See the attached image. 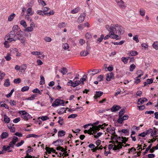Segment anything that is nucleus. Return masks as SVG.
<instances>
[{
    "instance_id": "f257e3e1",
    "label": "nucleus",
    "mask_w": 158,
    "mask_h": 158,
    "mask_svg": "<svg viewBox=\"0 0 158 158\" xmlns=\"http://www.w3.org/2000/svg\"><path fill=\"white\" fill-rule=\"evenodd\" d=\"M20 33H22L20 28L18 25H15L13 26L12 31L6 35L5 39L9 40V42L15 41L17 40L18 35H20Z\"/></svg>"
},
{
    "instance_id": "f03ea898",
    "label": "nucleus",
    "mask_w": 158,
    "mask_h": 158,
    "mask_svg": "<svg viewBox=\"0 0 158 158\" xmlns=\"http://www.w3.org/2000/svg\"><path fill=\"white\" fill-rule=\"evenodd\" d=\"M20 33H22L20 28L18 25H15L13 26L12 31L6 35L5 39L9 40V42L15 41L17 40L18 35H20Z\"/></svg>"
},
{
    "instance_id": "7ed1b4c3",
    "label": "nucleus",
    "mask_w": 158,
    "mask_h": 158,
    "mask_svg": "<svg viewBox=\"0 0 158 158\" xmlns=\"http://www.w3.org/2000/svg\"><path fill=\"white\" fill-rule=\"evenodd\" d=\"M105 27L106 29L109 32V33L105 37H104L103 39L105 40L108 39L109 37L116 40L119 39L118 38V35L116 34L117 33V31L116 29L114 27V24H112L110 26L106 25Z\"/></svg>"
},
{
    "instance_id": "20e7f679",
    "label": "nucleus",
    "mask_w": 158,
    "mask_h": 158,
    "mask_svg": "<svg viewBox=\"0 0 158 158\" xmlns=\"http://www.w3.org/2000/svg\"><path fill=\"white\" fill-rule=\"evenodd\" d=\"M64 100L56 99L55 100L54 103L52 104V106L53 107L57 106L59 105L64 106Z\"/></svg>"
},
{
    "instance_id": "39448f33",
    "label": "nucleus",
    "mask_w": 158,
    "mask_h": 158,
    "mask_svg": "<svg viewBox=\"0 0 158 158\" xmlns=\"http://www.w3.org/2000/svg\"><path fill=\"white\" fill-rule=\"evenodd\" d=\"M114 27L118 28V34L119 35L123 34L124 32L123 28L121 25L118 24H116L114 25Z\"/></svg>"
},
{
    "instance_id": "423d86ee",
    "label": "nucleus",
    "mask_w": 158,
    "mask_h": 158,
    "mask_svg": "<svg viewBox=\"0 0 158 158\" xmlns=\"http://www.w3.org/2000/svg\"><path fill=\"white\" fill-rule=\"evenodd\" d=\"M86 15V14L84 12L81 14L77 19V22L79 23L82 22L84 21Z\"/></svg>"
},
{
    "instance_id": "0eeeda50",
    "label": "nucleus",
    "mask_w": 158,
    "mask_h": 158,
    "mask_svg": "<svg viewBox=\"0 0 158 158\" xmlns=\"http://www.w3.org/2000/svg\"><path fill=\"white\" fill-rule=\"evenodd\" d=\"M19 40L23 44L25 42L26 39L22 35V33H20V35H18L17 38V40Z\"/></svg>"
},
{
    "instance_id": "6e6552de",
    "label": "nucleus",
    "mask_w": 158,
    "mask_h": 158,
    "mask_svg": "<svg viewBox=\"0 0 158 158\" xmlns=\"http://www.w3.org/2000/svg\"><path fill=\"white\" fill-rule=\"evenodd\" d=\"M128 118L129 116L127 115H124L122 117H120H120H118L117 122L118 123L122 124L124 120L127 119Z\"/></svg>"
},
{
    "instance_id": "1a4fd4ad",
    "label": "nucleus",
    "mask_w": 158,
    "mask_h": 158,
    "mask_svg": "<svg viewBox=\"0 0 158 158\" xmlns=\"http://www.w3.org/2000/svg\"><path fill=\"white\" fill-rule=\"evenodd\" d=\"M115 1L120 8H125L124 2L122 0H115Z\"/></svg>"
},
{
    "instance_id": "9d476101",
    "label": "nucleus",
    "mask_w": 158,
    "mask_h": 158,
    "mask_svg": "<svg viewBox=\"0 0 158 158\" xmlns=\"http://www.w3.org/2000/svg\"><path fill=\"white\" fill-rule=\"evenodd\" d=\"M115 129L113 127L112 128L111 127H109L106 128V131L112 135H113L115 133Z\"/></svg>"
},
{
    "instance_id": "9b49d317",
    "label": "nucleus",
    "mask_w": 158,
    "mask_h": 158,
    "mask_svg": "<svg viewBox=\"0 0 158 158\" xmlns=\"http://www.w3.org/2000/svg\"><path fill=\"white\" fill-rule=\"evenodd\" d=\"M45 149L49 154L51 153V152L55 153L56 154H57V152H56V151L53 148H50L48 147H46Z\"/></svg>"
},
{
    "instance_id": "f8f14e48",
    "label": "nucleus",
    "mask_w": 158,
    "mask_h": 158,
    "mask_svg": "<svg viewBox=\"0 0 158 158\" xmlns=\"http://www.w3.org/2000/svg\"><path fill=\"white\" fill-rule=\"evenodd\" d=\"M101 71V70L100 69H94L93 70H89L88 72L89 73L92 72V73H91V74L94 75L96 74H97L98 73L100 72Z\"/></svg>"
},
{
    "instance_id": "ddd939ff",
    "label": "nucleus",
    "mask_w": 158,
    "mask_h": 158,
    "mask_svg": "<svg viewBox=\"0 0 158 158\" xmlns=\"http://www.w3.org/2000/svg\"><path fill=\"white\" fill-rule=\"evenodd\" d=\"M114 75L112 73H110L107 74L106 80L107 81H110L111 79L114 77Z\"/></svg>"
},
{
    "instance_id": "4468645a",
    "label": "nucleus",
    "mask_w": 158,
    "mask_h": 158,
    "mask_svg": "<svg viewBox=\"0 0 158 158\" xmlns=\"http://www.w3.org/2000/svg\"><path fill=\"white\" fill-rule=\"evenodd\" d=\"M89 53V51L86 50H84L81 52L80 53V55L81 56H86Z\"/></svg>"
},
{
    "instance_id": "2eb2a0df",
    "label": "nucleus",
    "mask_w": 158,
    "mask_h": 158,
    "mask_svg": "<svg viewBox=\"0 0 158 158\" xmlns=\"http://www.w3.org/2000/svg\"><path fill=\"white\" fill-rule=\"evenodd\" d=\"M120 108V107L118 106L114 105L111 108L112 112L116 111L118 110Z\"/></svg>"
},
{
    "instance_id": "dca6fc26",
    "label": "nucleus",
    "mask_w": 158,
    "mask_h": 158,
    "mask_svg": "<svg viewBox=\"0 0 158 158\" xmlns=\"http://www.w3.org/2000/svg\"><path fill=\"white\" fill-rule=\"evenodd\" d=\"M103 94V93L101 91H96V95L94 97V99H96L97 98L101 96Z\"/></svg>"
},
{
    "instance_id": "f3484780",
    "label": "nucleus",
    "mask_w": 158,
    "mask_h": 158,
    "mask_svg": "<svg viewBox=\"0 0 158 158\" xmlns=\"http://www.w3.org/2000/svg\"><path fill=\"white\" fill-rule=\"evenodd\" d=\"M67 25V23L64 22H62L59 23L58 25V27L60 28H64L66 27Z\"/></svg>"
},
{
    "instance_id": "a211bd4d",
    "label": "nucleus",
    "mask_w": 158,
    "mask_h": 158,
    "mask_svg": "<svg viewBox=\"0 0 158 158\" xmlns=\"http://www.w3.org/2000/svg\"><path fill=\"white\" fill-rule=\"evenodd\" d=\"M22 118L24 120H28V119L31 118V116L28 113L26 114L25 115H23Z\"/></svg>"
},
{
    "instance_id": "6ab92c4d",
    "label": "nucleus",
    "mask_w": 158,
    "mask_h": 158,
    "mask_svg": "<svg viewBox=\"0 0 158 158\" xmlns=\"http://www.w3.org/2000/svg\"><path fill=\"white\" fill-rule=\"evenodd\" d=\"M5 41L4 43V45L5 48H9L10 45L9 44V43L11 42H9V40H6L5 39Z\"/></svg>"
},
{
    "instance_id": "aec40b11",
    "label": "nucleus",
    "mask_w": 158,
    "mask_h": 158,
    "mask_svg": "<svg viewBox=\"0 0 158 158\" xmlns=\"http://www.w3.org/2000/svg\"><path fill=\"white\" fill-rule=\"evenodd\" d=\"M127 54L130 56H135L138 54V52L137 51H131L128 53Z\"/></svg>"
},
{
    "instance_id": "412c9836",
    "label": "nucleus",
    "mask_w": 158,
    "mask_h": 158,
    "mask_svg": "<svg viewBox=\"0 0 158 158\" xmlns=\"http://www.w3.org/2000/svg\"><path fill=\"white\" fill-rule=\"evenodd\" d=\"M34 14V12L32 10L31 8L29 7L27 10V15H32Z\"/></svg>"
},
{
    "instance_id": "4be33fe9",
    "label": "nucleus",
    "mask_w": 158,
    "mask_h": 158,
    "mask_svg": "<svg viewBox=\"0 0 158 158\" xmlns=\"http://www.w3.org/2000/svg\"><path fill=\"white\" fill-rule=\"evenodd\" d=\"M65 134V132L63 130L59 131L58 133V136L59 137H62L64 136Z\"/></svg>"
},
{
    "instance_id": "5701e85b",
    "label": "nucleus",
    "mask_w": 158,
    "mask_h": 158,
    "mask_svg": "<svg viewBox=\"0 0 158 158\" xmlns=\"http://www.w3.org/2000/svg\"><path fill=\"white\" fill-rule=\"evenodd\" d=\"M63 141L61 139H58L57 140L54 141L53 142V144H55L56 145H60V144H62Z\"/></svg>"
},
{
    "instance_id": "b1692460",
    "label": "nucleus",
    "mask_w": 158,
    "mask_h": 158,
    "mask_svg": "<svg viewBox=\"0 0 158 158\" xmlns=\"http://www.w3.org/2000/svg\"><path fill=\"white\" fill-rule=\"evenodd\" d=\"M16 15L15 13H12L10 15L8 18V20L9 21H12L15 17Z\"/></svg>"
},
{
    "instance_id": "393cba45",
    "label": "nucleus",
    "mask_w": 158,
    "mask_h": 158,
    "mask_svg": "<svg viewBox=\"0 0 158 158\" xmlns=\"http://www.w3.org/2000/svg\"><path fill=\"white\" fill-rule=\"evenodd\" d=\"M80 84H81V82L80 81H75V82H73V85H70V86L73 87H75L79 85Z\"/></svg>"
},
{
    "instance_id": "a878e982",
    "label": "nucleus",
    "mask_w": 158,
    "mask_h": 158,
    "mask_svg": "<svg viewBox=\"0 0 158 158\" xmlns=\"http://www.w3.org/2000/svg\"><path fill=\"white\" fill-rule=\"evenodd\" d=\"M136 74H139L138 76V77H140L141 76L143 75V72L141 70H138L136 72Z\"/></svg>"
},
{
    "instance_id": "bb28decb",
    "label": "nucleus",
    "mask_w": 158,
    "mask_h": 158,
    "mask_svg": "<svg viewBox=\"0 0 158 158\" xmlns=\"http://www.w3.org/2000/svg\"><path fill=\"white\" fill-rule=\"evenodd\" d=\"M152 47L154 48L156 50L158 49V41L154 42L152 44Z\"/></svg>"
},
{
    "instance_id": "cd10ccee",
    "label": "nucleus",
    "mask_w": 158,
    "mask_h": 158,
    "mask_svg": "<svg viewBox=\"0 0 158 158\" xmlns=\"http://www.w3.org/2000/svg\"><path fill=\"white\" fill-rule=\"evenodd\" d=\"M8 136V134L6 132H3L1 135V137L2 139H5Z\"/></svg>"
},
{
    "instance_id": "c85d7f7f",
    "label": "nucleus",
    "mask_w": 158,
    "mask_h": 158,
    "mask_svg": "<svg viewBox=\"0 0 158 158\" xmlns=\"http://www.w3.org/2000/svg\"><path fill=\"white\" fill-rule=\"evenodd\" d=\"M80 10L79 7H77L71 10V13L73 14H76Z\"/></svg>"
},
{
    "instance_id": "c756f323",
    "label": "nucleus",
    "mask_w": 158,
    "mask_h": 158,
    "mask_svg": "<svg viewBox=\"0 0 158 158\" xmlns=\"http://www.w3.org/2000/svg\"><path fill=\"white\" fill-rule=\"evenodd\" d=\"M39 136L38 135H35V134H29L27 136V138H29L31 137H33L35 138H36L37 137H39Z\"/></svg>"
},
{
    "instance_id": "7c9ffc66",
    "label": "nucleus",
    "mask_w": 158,
    "mask_h": 158,
    "mask_svg": "<svg viewBox=\"0 0 158 158\" xmlns=\"http://www.w3.org/2000/svg\"><path fill=\"white\" fill-rule=\"evenodd\" d=\"M11 55L10 54L8 53L7 54L6 56L5 57V58L6 59V60L7 61H10L11 59Z\"/></svg>"
},
{
    "instance_id": "2f4dec72",
    "label": "nucleus",
    "mask_w": 158,
    "mask_h": 158,
    "mask_svg": "<svg viewBox=\"0 0 158 158\" xmlns=\"http://www.w3.org/2000/svg\"><path fill=\"white\" fill-rule=\"evenodd\" d=\"M4 120L6 123H8L10 121V119L5 114L4 115Z\"/></svg>"
},
{
    "instance_id": "473e14b6",
    "label": "nucleus",
    "mask_w": 158,
    "mask_h": 158,
    "mask_svg": "<svg viewBox=\"0 0 158 158\" xmlns=\"http://www.w3.org/2000/svg\"><path fill=\"white\" fill-rule=\"evenodd\" d=\"M40 84L41 85H42L45 83L44 78L42 75L40 76Z\"/></svg>"
},
{
    "instance_id": "72a5a7b5",
    "label": "nucleus",
    "mask_w": 158,
    "mask_h": 158,
    "mask_svg": "<svg viewBox=\"0 0 158 158\" xmlns=\"http://www.w3.org/2000/svg\"><path fill=\"white\" fill-rule=\"evenodd\" d=\"M61 73L64 75L68 72L67 69L65 67H63L62 69V70L60 71Z\"/></svg>"
},
{
    "instance_id": "f704fd0d",
    "label": "nucleus",
    "mask_w": 158,
    "mask_h": 158,
    "mask_svg": "<svg viewBox=\"0 0 158 158\" xmlns=\"http://www.w3.org/2000/svg\"><path fill=\"white\" fill-rule=\"evenodd\" d=\"M20 24L22 25L24 28H25L27 27V24L24 20H22L20 21Z\"/></svg>"
},
{
    "instance_id": "c9c22d12",
    "label": "nucleus",
    "mask_w": 158,
    "mask_h": 158,
    "mask_svg": "<svg viewBox=\"0 0 158 158\" xmlns=\"http://www.w3.org/2000/svg\"><path fill=\"white\" fill-rule=\"evenodd\" d=\"M103 38L104 35H101L100 37L97 39V40L96 42L98 43H100L102 41V40L103 39Z\"/></svg>"
},
{
    "instance_id": "e433bc0d",
    "label": "nucleus",
    "mask_w": 158,
    "mask_h": 158,
    "mask_svg": "<svg viewBox=\"0 0 158 158\" xmlns=\"http://www.w3.org/2000/svg\"><path fill=\"white\" fill-rule=\"evenodd\" d=\"M87 77V76L85 75L83 76V77L80 79V81L81 82V84H84V82L86 80V78Z\"/></svg>"
},
{
    "instance_id": "4c0bfd02",
    "label": "nucleus",
    "mask_w": 158,
    "mask_h": 158,
    "mask_svg": "<svg viewBox=\"0 0 158 158\" xmlns=\"http://www.w3.org/2000/svg\"><path fill=\"white\" fill-rule=\"evenodd\" d=\"M4 85L6 87H8L10 85V83L9 79H7L5 80Z\"/></svg>"
},
{
    "instance_id": "58836bf2",
    "label": "nucleus",
    "mask_w": 158,
    "mask_h": 158,
    "mask_svg": "<svg viewBox=\"0 0 158 158\" xmlns=\"http://www.w3.org/2000/svg\"><path fill=\"white\" fill-rule=\"evenodd\" d=\"M37 14L42 15H46L47 14V13H45L43 11L41 10H38L37 11Z\"/></svg>"
},
{
    "instance_id": "ea45409f",
    "label": "nucleus",
    "mask_w": 158,
    "mask_h": 158,
    "mask_svg": "<svg viewBox=\"0 0 158 158\" xmlns=\"http://www.w3.org/2000/svg\"><path fill=\"white\" fill-rule=\"evenodd\" d=\"M65 112L66 110L63 107L60 109V110L58 111V113L59 114H62Z\"/></svg>"
},
{
    "instance_id": "a19ab883",
    "label": "nucleus",
    "mask_w": 158,
    "mask_h": 158,
    "mask_svg": "<svg viewBox=\"0 0 158 158\" xmlns=\"http://www.w3.org/2000/svg\"><path fill=\"white\" fill-rule=\"evenodd\" d=\"M125 113V110L124 109H122L119 112V117H118L120 118V117H122V115L124 114Z\"/></svg>"
},
{
    "instance_id": "79ce46f5",
    "label": "nucleus",
    "mask_w": 158,
    "mask_h": 158,
    "mask_svg": "<svg viewBox=\"0 0 158 158\" xmlns=\"http://www.w3.org/2000/svg\"><path fill=\"white\" fill-rule=\"evenodd\" d=\"M145 11L143 9H141L139 10V14L142 16H144L145 15Z\"/></svg>"
},
{
    "instance_id": "37998d69",
    "label": "nucleus",
    "mask_w": 158,
    "mask_h": 158,
    "mask_svg": "<svg viewBox=\"0 0 158 158\" xmlns=\"http://www.w3.org/2000/svg\"><path fill=\"white\" fill-rule=\"evenodd\" d=\"M144 101L143 98H140L138 99L137 104L138 105H140L142 104L144 102Z\"/></svg>"
},
{
    "instance_id": "c03bdc74",
    "label": "nucleus",
    "mask_w": 158,
    "mask_h": 158,
    "mask_svg": "<svg viewBox=\"0 0 158 158\" xmlns=\"http://www.w3.org/2000/svg\"><path fill=\"white\" fill-rule=\"evenodd\" d=\"M18 140V138L16 136H14L11 142H13V143H14V144H15Z\"/></svg>"
},
{
    "instance_id": "a18cd8bd",
    "label": "nucleus",
    "mask_w": 158,
    "mask_h": 158,
    "mask_svg": "<svg viewBox=\"0 0 158 158\" xmlns=\"http://www.w3.org/2000/svg\"><path fill=\"white\" fill-rule=\"evenodd\" d=\"M152 144H151L148 146L146 148L145 151L143 152V154L145 155L147 153L148 151L150 150L151 148Z\"/></svg>"
},
{
    "instance_id": "49530a36",
    "label": "nucleus",
    "mask_w": 158,
    "mask_h": 158,
    "mask_svg": "<svg viewBox=\"0 0 158 158\" xmlns=\"http://www.w3.org/2000/svg\"><path fill=\"white\" fill-rule=\"evenodd\" d=\"M31 54H32V55H36V56H38V55H41V53L40 52H37V51L32 52H31Z\"/></svg>"
},
{
    "instance_id": "de8ad7c7",
    "label": "nucleus",
    "mask_w": 158,
    "mask_h": 158,
    "mask_svg": "<svg viewBox=\"0 0 158 158\" xmlns=\"http://www.w3.org/2000/svg\"><path fill=\"white\" fill-rule=\"evenodd\" d=\"M20 68H21V70L24 71L27 68V65L26 64H23L21 65Z\"/></svg>"
},
{
    "instance_id": "09e8293b",
    "label": "nucleus",
    "mask_w": 158,
    "mask_h": 158,
    "mask_svg": "<svg viewBox=\"0 0 158 158\" xmlns=\"http://www.w3.org/2000/svg\"><path fill=\"white\" fill-rule=\"evenodd\" d=\"M30 15H26L25 16V19L28 21L31 22L32 21V19L31 17H30Z\"/></svg>"
},
{
    "instance_id": "8fccbe9b",
    "label": "nucleus",
    "mask_w": 158,
    "mask_h": 158,
    "mask_svg": "<svg viewBox=\"0 0 158 158\" xmlns=\"http://www.w3.org/2000/svg\"><path fill=\"white\" fill-rule=\"evenodd\" d=\"M44 40L46 42H50L51 41L52 39L51 38L46 36L44 38Z\"/></svg>"
},
{
    "instance_id": "3c124183",
    "label": "nucleus",
    "mask_w": 158,
    "mask_h": 158,
    "mask_svg": "<svg viewBox=\"0 0 158 158\" xmlns=\"http://www.w3.org/2000/svg\"><path fill=\"white\" fill-rule=\"evenodd\" d=\"M135 68V66L134 64H132L130 66V71L132 72L133 71L134 69Z\"/></svg>"
},
{
    "instance_id": "603ef678",
    "label": "nucleus",
    "mask_w": 158,
    "mask_h": 158,
    "mask_svg": "<svg viewBox=\"0 0 158 158\" xmlns=\"http://www.w3.org/2000/svg\"><path fill=\"white\" fill-rule=\"evenodd\" d=\"M122 60L125 64L127 63L128 60V59L126 57H122L121 58Z\"/></svg>"
},
{
    "instance_id": "864d4df0",
    "label": "nucleus",
    "mask_w": 158,
    "mask_h": 158,
    "mask_svg": "<svg viewBox=\"0 0 158 158\" xmlns=\"http://www.w3.org/2000/svg\"><path fill=\"white\" fill-rule=\"evenodd\" d=\"M0 107H5L7 109H8L9 108V106L7 104L5 103H2V102H1L0 103Z\"/></svg>"
},
{
    "instance_id": "5fc2aeb1",
    "label": "nucleus",
    "mask_w": 158,
    "mask_h": 158,
    "mask_svg": "<svg viewBox=\"0 0 158 158\" xmlns=\"http://www.w3.org/2000/svg\"><path fill=\"white\" fill-rule=\"evenodd\" d=\"M33 30V28H32L31 27H29L26 28L24 30V31H25L31 32Z\"/></svg>"
},
{
    "instance_id": "6e6d98bb",
    "label": "nucleus",
    "mask_w": 158,
    "mask_h": 158,
    "mask_svg": "<svg viewBox=\"0 0 158 158\" xmlns=\"http://www.w3.org/2000/svg\"><path fill=\"white\" fill-rule=\"evenodd\" d=\"M29 89V87L27 86H24L21 89V91L22 92H24L28 90Z\"/></svg>"
},
{
    "instance_id": "4d7b16f0",
    "label": "nucleus",
    "mask_w": 158,
    "mask_h": 158,
    "mask_svg": "<svg viewBox=\"0 0 158 158\" xmlns=\"http://www.w3.org/2000/svg\"><path fill=\"white\" fill-rule=\"evenodd\" d=\"M116 141L115 142V143H117L118 145V146H120V148H122V147L123 146V145L122 144V143L120 142H118V140L117 139L115 140Z\"/></svg>"
},
{
    "instance_id": "13d9d810",
    "label": "nucleus",
    "mask_w": 158,
    "mask_h": 158,
    "mask_svg": "<svg viewBox=\"0 0 158 158\" xmlns=\"http://www.w3.org/2000/svg\"><path fill=\"white\" fill-rule=\"evenodd\" d=\"M140 77H138V76L135 77L134 79L135 80V81H134V83L138 84V83H139L140 82V79H139Z\"/></svg>"
},
{
    "instance_id": "bf43d9fd",
    "label": "nucleus",
    "mask_w": 158,
    "mask_h": 158,
    "mask_svg": "<svg viewBox=\"0 0 158 158\" xmlns=\"http://www.w3.org/2000/svg\"><path fill=\"white\" fill-rule=\"evenodd\" d=\"M12 50H14L16 52H17L16 55V56H21V53L18 52V49H17L14 48L12 49Z\"/></svg>"
},
{
    "instance_id": "052dcab7",
    "label": "nucleus",
    "mask_w": 158,
    "mask_h": 158,
    "mask_svg": "<svg viewBox=\"0 0 158 158\" xmlns=\"http://www.w3.org/2000/svg\"><path fill=\"white\" fill-rule=\"evenodd\" d=\"M10 147L9 146H4L3 147V150H4V151L5 152V151H8L10 149Z\"/></svg>"
},
{
    "instance_id": "680f3d73",
    "label": "nucleus",
    "mask_w": 158,
    "mask_h": 158,
    "mask_svg": "<svg viewBox=\"0 0 158 158\" xmlns=\"http://www.w3.org/2000/svg\"><path fill=\"white\" fill-rule=\"evenodd\" d=\"M42 120L45 121L49 119V118L47 116H43L41 117H39Z\"/></svg>"
},
{
    "instance_id": "e2e57ef3",
    "label": "nucleus",
    "mask_w": 158,
    "mask_h": 158,
    "mask_svg": "<svg viewBox=\"0 0 158 158\" xmlns=\"http://www.w3.org/2000/svg\"><path fill=\"white\" fill-rule=\"evenodd\" d=\"M138 36L137 35H135L133 36V40L135 41L136 43H138L139 42V40L138 39Z\"/></svg>"
},
{
    "instance_id": "0e129e2a",
    "label": "nucleus",
    "mask_w": 158,
    "mask_h": 158,
    "mask_svg": "<svg viewBox=\"0 0 158 158\" xmlns=\"http://www.w3.org/2000/svg\"><path fill=\"white\" fill-rule=\"evenodd\" d=\"M21 80L20 78H18L14 79V82L15 83H19L21 82Z\"/></svg>"
},
{
    "instance_id": "69168bd1",
    "label": "nucleus",
    "mask_w": 158,
    "mask_h": 158,
    "mask_svg": "<svg viewBox=\"0 0 158 158\" xmlns=\"http://www.w3.org/2000/svg\"><path fill=\"white\" fill-rule=\"evenodd\" d=\"M9 103L11 106H14L16 104V102L14 100H10L9 102Z\"/></svg>"
},
{
    "instance_id": "338daca9",
    "label": "nucleus",
    "mask_w": 158,
    "mask_h": 158,
    "mask_svg": "<svg viewBox=\"0 0 158 158\" xmlns=\"http://www.w3.org/2000/svg\"><path fill=\"white\" fill-rule=\"evenodd\" d=\"M100 128L101 129V125H99L98 126H95V130L96 131H99Z\"/></svg>"
},
{
    "instance_id": "774afa93",
    "label": "nucleus",
    "mask_w": 158,
    "mask_h": 158,
    "mask_svg": "<svg viewBox=\"0 0 158 158\" xmlns=\"http://www.w3.org/2000/svg\"><path fill=\"white\" fill-rule=\"evenodd\" d=\"M63 48L65 50H66L69 48V44L66 43L64 44Z\"/></svg>"
}]
</instances>
